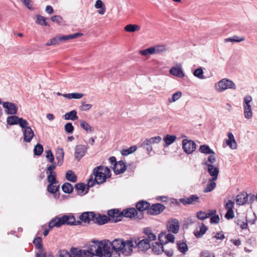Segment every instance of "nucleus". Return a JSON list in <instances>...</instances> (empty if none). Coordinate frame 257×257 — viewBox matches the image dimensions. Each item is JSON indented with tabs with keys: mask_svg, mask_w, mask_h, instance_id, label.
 <instances>
[{
	"mask_svg": "<svg viewBox=\"0 0 257 257\" xmlns=\"http://www.w3.org/2000/svg\"><path fill=\"white\" fill-rule=\"evenodd\" d=\"M83 35V34L81 33H76L71 35H62L60 36H58V39L59 43L61 42H64L70 39H75L78 37L81 36Z\"/></svg>",
	"mask_w": 257,
	"mask_h": 257,
	"instance_id": "c85d7f7f",
	"label": "nucleus"
},
{
	"mask_svg": "<svg viewBox=\"0 0 257 257\" xmlns=\"http://www.w3.org/2000/svg\"><path fill=\"white\" fill-rule=\"evenodd\" d=\"M36 17H37L36 23L38 24H39V25H42V26H45L49 25L48 23L46 22V20H47L46 18H45L44 17L42 16L41 15H37L36 16Z\"/></svg>",
	"mask_w": 257,
	"mask_h": 257,
	"instance_id": "5fc2aeb1",
	"label": "nucleus"
},
{
	"mask_svg": "<svg viewBox=\"0 0 257 257\" xmlns=\"http://www.w3.org/2000/svg\"><path fill=\"white\" fill-rule=\"evenodd\" d=\"M136 206L138 210L141 212L147 210L148 213V209L150 207V204L147 201L141 200L137 203Z\"/></svg>",
	"mask_w": 257,
	"mask_h": 257,
	"instance_id": "cd10ccee",
	"label": "nucleus"
},
{
	"mask_svg": "<svg viewBox=\"0 0 257 257\" xmlns=\"http://www.w3.org/2000/svg\"><path fill=\"white\" fill-rule=\"evenodd\" d=\"M95 8L97 9H99L98 11V13L100 15H104L106 11L105 6L104 3L101 0H97L96 1Z\"/></svg>",
	"mask_w": 257,
	"mask_h": 257,
	"instance_id": "473e14b6",
	"label": "nucleus"
},
{
	"mask_svg": "<svg viewBox=\"0 0 257 257\" xmlns=\"http://www.w3.org/2000/svg\"><path fill=\"white\" fill-rule=\"evenodd\" d=\"M139 53L143 56H147L149 55L155 54L154 49L153 47H151L145 50L140 51Z\"/></svg>",
	"mask_w": 257,
	"mask_h": 257,
	"instance_id": "603ef678",
	"label": "nucleus"
},
{
	"mask_svg": "<svg viewBox=\"0 0 257 257\" xmlns=\"http://www.w3.org/2000/svg\"><path fill=\"white\" fill-rule=\"evenodd\" d=\"M63 96L69 99H80L81 98L83 94L80 93H67V94H64L63 95Z\"/></svg>",
	"mask_w": 257,
	"mask_h": 257,
	"instance_id": "37998d69",
	"label": "nucleus"
},
{
	"mask_svg": "<svg viewBox=\"0 0 257 257\" xmlns=\"http://www.w3.org/2000/svg\"><path fill=\"white\" fill-rule=\"evenodd\" d=\"M81 220L76 221L75 217L72 215H64L62 217L56 216L50 220L48 226L49 229L54 227H60L64 224L69 225H79L81 224Z\"/></svg>",
	"mask_w": 257,
	"mask_h": 257,
	"instance_id": "f257e3e1",
	"label": "nucleus"
},
{
	"mask_svg": "<svg viewBox=\"0 0 257 257\" xmlns=\"http://www.w3.org/2000/svg\"><path fill=\"white\" fill-rule=\"evenodd\" d=\"M135 248L133 239L124 240L120 253L124 256L130 255Z\"/></svg>",
	"mask_w": 257,
	"mask_h": 257,
	"instance_id": "423d86ee",
	"label": "nucleus"
},
{
	"mask_svg": "<svg viewBox=\"0 0 257 257\" xmlns=\"http://www.w3.org/2000/svg\"><path fill=\"white\" fill-rule=\"evenodd\" d=\"M209 214H207V213L200 211L196 213V217L200 220H204L209 217Z\"/></svg>",
	"mask_w": 257,
	"mask_h": 257,
	"instance_id": "bf43d9fd",
	"label": "nucleus"
},
{
	"mask_svg": "<svg viewBox=\"0 0 257 257\" xmlns=\"http://www.w3.org/2000/svg\"><path fill=\"white\" fill-rule=\"evenodd\" d=\"M7 122L10 125L19 124L21 127H24L26 125L27 120L23 118H20L17 115H13L7 118Z\"/></svg>",
	"mask_w": 257,
	"mask_h": 257,
	"instance_id": "0eeeda50",
	"label": "nucleus"
},
{
	"mask_svg": "<svg viewBox=\"0 0 257 257\" xmlns=\"http://www.w3.org/2000/svg\"><path fill=\"white\" fill-rule=\"evenodd\" d=\"M137 214V210L134 208H129L121 211L122 218L123 217L127 218L134 217Z\"/></svg>",
	"mask_w": 257,
	"mask_h": 257,
	"instance_id": "a878e982",
	"label": "nucleus"
},
{
	"mask_svg": "<svg viewBox=\"0 0 257 257\" xmlns=\"http://www.w3.org/2000/svg\"><path fill=\"white\" fill-rule=\"evenodd\" d=\"M236 203L238 205H243L248 202V196L246 192H241L238 194L235 199Z\"/></svg>",
	"mask_w": 257,
	"mask_h": 257,
	"instance_id": "5701e85b",
	"label": "nucleus"
},
{
	"mask_svg": "<svg viewBox=\"0 0 257 257\" xmlns=\"http://www.w3.org/2000/svg\"><path fill=\"white\" fill-rule=\"evenodd\" d=\"M107 215L114 222H117L122 219L121 211L117 209L108 210Z\"/></svg>",
	"mask_w": 257,
	"mask_h": 257,
	"instance_id": "dca6fc26",
	"label": "nucleus"
},
{
	"mask_svg": "<svg viewBox=\"0 0 257 257\" xmlns=\"http://www.w3.org/2000/svg\"><path fill=\"white\" fill-rule=\"evenodd\" d=\"M65 131L68 134H72L74 131V127L71 122H67L64 126Z\"/></svg>",
	"mask_w": 257,
	"mask_h": 257,
	"instance_id": "69168bd1",
	"label": "nucleus"
},
{
	"mask_svg": "<svg viewBox=\"0 0 257 257\" xmlns=\"http://www.w3.org/2000/svg\"><path fill=\"white\" fill-rule=\"evenodd\" d=\"M137 149V147L136 146H133L127 149H123L121 150V154L123 156H127L135 152Z\"/></svg>",
	"mask_w": 257,
	"mask_h": 257,
	"instance_id": "8fccbe9b",
	"label": "nucleus"
},
{
	"mask_svg": "<svg viewBox=\"0 0 257 257\" xmlns=\"http://www.w3.org/2000/svg\"><path fill=\"white\" fill-rule=\"evenodd\" d=\"M124 243V239L122 238H116L112 241H110V244L113 250L116 253L120 252L122 249V246Z\"/></svg>",
	"mask_w": 257,
	"mask_h": 257,
	"instance_id": "aec40b11",
	"label": "nucleus"
},
{
	"mask_svg": "<svg viewBox=\"0 0 257 257\" xmlns=\"http://www.w3.org/2000/svg\"><path fill=\"white\" fill-rule=\"evenodd\" d=\"M43 147L40 144H37L34 147V153L36 156H40L43 152Z\"/></svg>",
	"mask_w": 257,
	"mask_h": 257,
	"instance_id": "6e6d98bb",
	"label": "nucleus"
},
{
	"mask_svg": "<svg viewBox=\"0 0 257 257\" xmlns=\"http://www.w3.org/2000/svg\"><path fill=\"white\" fill-rule=\"evenodd\" d=\"M199 151L202 153L206 154L215 155L214 152L209 148V146L207 145L200 146L199 148Z\"/></svg>",
	"mask_w": 257,
	"mask_h": 257,
	"instance_id": "a19ab883",
	"label": "nucleus"
},
{
	"mask_svg": "<svg viewBox=\"0 0 257 257\" xmlns=\"http://www.w3.org/2000/svg\"><path fill=\"white\" fill-rule=\"evenodd\" d=\"M153 48L154 49L155 54L163 53L168 50V47L164 45H156Z\"/></svg>",
	"mask_w": 257,
	"mask_h": 257,
	"instance_id": "de8ad7c7",
	"label": "nucleus"
},
{
	"mask_svg": "<svg viewBox=\"0 0 257 257\" xmlns=\"http://www.w3.org/2000/svg\"><path fill=\"white\" fill-rule=\"evenodd\" d=\"M194 75L201 79H204L205 77L203 75V71L202 67H199L196 69L193 72Z\"/></svg>",
	"mask_w": 257,
	"mask_h": 257,
	"instance_id": "4d7b16f0",
	"label": "nucleus"
},
{
	"mask_svg": "<svg viewBox=\"0 0 257 257\" xmlns=\"http://www.w3.org/2000/svg\"><path fill=\"white\" fill-rule=\"evenodd\" d=\"M126 32H135V31H139L141 29L140 26L135 24H128L125 26L124 28Z\"/></svg>",
	"mask_w": 257,
	"mask_h": 257,
	"instance_id": "58836bf2",
	"label": "nucleus"
},
{
	"mask_svg": "<svg viewBox=\"0 0 257 257\" xmlns=\"http://www.w3.org/2000/svg\"><path fill=\"white\" fill-rule=\"evenodd\" d=\"M133 239L135 248L137 247L139 251H144L151 247L149 240L145 237H135Z\"/></svg>",
	"mask_w": 257,
	"mask_h": 257,
	"instance_id": "f03ea898",
	"label": "nucleus"
},
{
	"mask_svg": "<svg viewBox=\"0 0 257 257\" xmlns=\"http://www.w3.org/2000/svg\"><path fill=\"white\" fill-rule=\"evenodd\" d=\"M180 202L184 205H195L200 203L199 197L197 195H191L188 197L180 199Z\"/></svg>",
	"mask_w": 257,
	"mask_h": 257,
	"instance_id": "9b49d317",
	"label": "nucleus"
},
{
	"mask_svg": "<svg viewBox=\"0 0 257 257\" xmlns=\"http://www.w3.org/2000/svg\"><path fill=\"white\" fill-rule=\"evenodd\" d=\"M228 139L226 140L225 143L231 149H235L237 148V143L234 139L232 133L229 132L227 134Z\"/></svg>",
	"mask_w": 257,
	"mask_h": 257,
	"instance_id": "393cba45",
	"label": "nucleus"
},
{
	"mask_svg": "<svg viewBox=\"0 0 257 257\" xmlns=\"http://www.w3.org/2000/svg\"><path fill=\"white\" fill-rule=\"evenodd\" d=\"M215 180L210 179L209 182L206 185V187L204 189L203 192L204 193H208L213 191L216 186V184L215 182Z\"/></svg>",
	"mask_w": 257,
	"mask_h": 257,
	"instance_id": "f704fd0d",
	"label": "nucleus"
},
{
	"mask_svg": "<svg viewBox=\"0 0 257 257\" xmlns=\"http://www.w3.org/2000/svg\"><path fill=\"white\" fill-rule=\"evenodd\" d=\"M245 40L244 37H239L236 35L233 36L231 38H228L224 39V42H240Z\"/></svg>",
	"mask_w": 257,
	"mask_h": 257,
	"instance_id": "c03bdc74",
	"label": "nucleus"
},
{
	"mask_svg": "<svg viewBox=\"0 0 257 257\" xmlns=\"http://www.w3.org/2000/svg\"><path fill=\"white\" fill-rule=\"evenodd\" d=\"M92 107L91 104H86L85 101L82 100L81 103L80 109L82 111H87Z\"/></svg>",
	"mask_w": 257,
	"mask_h": 257,
	"instance_id": "680f3d73",
	"label": "nucleus"
},
{
	"mask_svg": "<svg viewBox=\"0 0 257 257\" xmlns=\"http://www.w3.org/2000/svg\"><path fill=\"white\" fill-rule=\"evenodd\" d=\"M57 257H71V255L67 250H61L58 252Z\"/></svg>",
	"mask_w": 257,
	"mask_h": 257,
	"instance_id": "774afa93",
	"label": "nucleus"
},
{
	"mask_svg": "<svg viewBox=\"0 0 257 257\" xmlns=\"http://www.w3.org/2000/svg\"><path fill=\"white\" fill-rule=\"evenodd\" d=\"M80 126L87 132H92L94 130L92 126L84 120H80Z\"/></svg>",
	"mask_w": 257,
	"mask_h": 257,
	"instance_id": "864d4df0",
	"label": "nucleus"
},
{
	"mask_svg": "<svg viewBox=\"0 0 257 257\" xmlns=\"http://www.w3.org/2000/svg\"><path fill=\"white\" fill-rule=\"evenodd\" d=\"M3 107L5 109V112L8 114L15 115L17 113L18 107L16 105L12 102H6L3 103Z\"/></svg>",
	"mask_w": 257,
	"mask_h": 257,
	"instance_id": "2eb2a0df",
	"label": "nucleus"
},
{
	"mask_svg": "<svg viewBox=\"0 0 257 257\" xmlns=\"http://www.w3.org/2000/svg\"><path fill=\"white\" fill-rule=\"evenodd\" d=\"M144 233L147 235L145 238H147L149 241L155 240L157 238L156 235L153 233L152 230L150 228H145L144 229Z\"/></svg>",
	"mask_w": 257,
	"mask_h": 257,
	"instance_id": "2f4dec72",
	"label": "nucleus"
},
{
	"mask_svg": "<svg viewBox=\"0 0 257 257\" xmlns=\"http://www.w3.org/2000/svg\"><path fill=\"white\" fill-rule=\"evenodd\" d=\"M111 219L105 215L95 214L93 222L98 225H103L107 223Z\"/></svg>",
	"mask_w": 257,
	"mask_h": 257,
	"instance_id": "412c9836",
	"label": "nucleus"
},
{
	"mask_svg": "<svg viewBox=\"0 0 257 257\" xmlns=\"http://www.w3.org/2000/svg\"><path fill=\"white\" fill-rule=\"evenodd\" d=\"M208 228L206 226L202 223L200 227L199 230H195L194 234L197 238H200L206 233Z\"/></svg>",
	"mask_w": 257,
	"mask_h": 257,
	"instance_id": "c9c22d12",
	"label": "nucleus"
},
{
	"mask_svg": "<svg viewBox=\"0 0 257 257\" xmlns=\"http://www.w3.org/2000/svg\"><path fill=\"white\" fill-rule=\"evenodd\" d=\"M182 96V93L181 91H177L174 93L171 98H169V101L170 102H174L178 100Z\"/></svg>",
	"mask_w": 257,
	"mask_h": 257,
	"instance_id": "13d9d810",
	"label": "nucleus"
},
{
	"mask_svg": "<svg viewBox=\"0 0 257 257\" xmlns=\"http://www.w3.org/2000/svg\"><path fill=\"white\" fill-rule=\"evenodd\" d=\"M33 243L35 244L36 248H41L43 246L42 243V238L41 237H36L33 241Z\"/></svg>",
	"mask_w": 257,
	"mask_h": 257,
	"instance_id": "0e129e2a",
	"label": "nucleus"
},
{
	"mask_svg": "<svg viewBox=\"0 0 257 257\" xmlns=\"http://www.w3.org/2000/svg\"><path fill=\"white\" fill-rule=\"evenodd\" d=\"M165 209V206L161 203L154 204L152 206L150 205L148 209V214L151 215H158L162 212Z\"/></svg>",
	"mask_w": 257,
	"mask_h": 257,
	"instance_id": "4468645a",
	"label": "nucleus"
},
{
	"mask_svg": "<svg viewBox=\"0 0 257 257\" xmlns=\"http://www.w3.org/2000/svg\"><path fill=\"white\" fill-rule=\"evenodd\" d=\"M64 152V150L62 148H57L55 156L56 160L58 161L57 165L58 166H61L63 163Z\"/></svg>",
	"mask_w": 257,
	"mask_h": 257,
	"instance_id": "c756f323",
	"label": "nucleus"
},
{
	"mask_svg": "<svg viewBox=\"0 0 257 257\" xmlns=\"http://www.w3.org/2000/svg\"><path fill=\"white\" fill-rule=\"evenodd\" d=\"M216 89L217 91L221 92L227 89H236V85L234 83L226 78L220 80L216 85Z\"/></svg>",
	"mask_w": 257,
	"mask_h": 257,
	"instance_id": "39448f33",
	"label": "nucleus"
},
{
	"mask_svg": "<svg viewBox=\"0 0 257 257\" xmlns=\"http://www.w3.org/2000/svg\"><path fill=\"white\" fill-rule=\"evenodd\" d=\"M158 238L159 241L164 242V244L165 245H167V244L169 242L174 243L175 241L174 235L171 233L166 234V233L161 232L159 235Z\"/></svg>",
	"mask_w": 257,
	"mask_h": 257,
	"instance_id": "a211bd4d",
	"label": "nucleus"
},
{
	"mask_svg": "<svg viewBox=\"0 0 257 257\" xmlns=\"http://www.w3.org/2000/svg\"><path fill=\"white\" fill-rule=\"evenodd\" d=\"M170 73L173 75L176 76L180 78H183L184 74L181 68L173 67L170 70Z\"/></svg>",
	"mask_w": 257,
	"mask_h": 257,
	"instance_id": "72a5a7b5",
	"label": "nucleus"
},
{
	"mask_svg": "<svg viewBox=\"0 0 257 257\" xmlns=\"http://www.w3.org/2000/svg\"><path fill=\"white\" fill-rule=\"evenodd\" d=\"M179 226V221L176 218L171 219L167 223L168 231L175 234L178 232Z\"/></svg>",
	"mask_w": 257,
	"mask_h": 257,
	"instance_id": "ddd939ff",
	"label": "nucleus"
},
{
	"mask_svg": "<svg viewBox=\"0 0 257 257\" xmlns=\"http://www.w3.org/2000/svg\"><path fill=\"white\" fill-rule=\"evenodd\" d=\"M207 170L209 175L212 177L211 179L214 180L217 179L219 174V168L218 166H215L209 164L208 167H207Z\"/></svg>",
	"mask_w": 257,
	"mask_h": 257,
	"instance_id": "4be33fe9",
	"label": "nucleus"
},
{
	"mask_svg": "<svg viewBox=\"0 0 257 257\" xmlns=\"http://www.w3.org/2000/svg\"><path fill=\"white\" fill-rule=\"evenodd\" d=\"M142 147L146 150L148 154L152 151L153 149L152 145L150 144V141L148 140V139H146L142 143L141 145Z\"/></svg>",
	"mask_w": 257,
	"mask_h": 257,
	"instance_id": "49530a36",
	"label": "nucleus"
},
{
	"mask_svg": "<svg viewBox=\"0 0 257 257\" xmlns=\"http://www.w3.org/2000/svg\"><path fill=\"white\" fill-rule=\"evenodd\" d=\"M95 216V213L94 212H84L79 216V218L84 223H89L91 221L93 222Z\"/></svg>",
	"mask_w": 257,
	"mask_h": 257,
	"instance_id": "6ab92c4d",
	"label": "nucleus"
},
{
	"mask_svg": "<svg viewBox=\"0 0 257 257\" xmlns=\"http://www.w3.org/2000/svg\"><path fill=\"white\" fill-rule=\"evenodd\" d=\"M100 247L99 257H110L111 256L113 250L110 241L108 240L101 241Z\"/></svg>",
	"mask_w": 257,
	"mask_h": 257,
	"instance_id": "20e7f679",
	"label": "nucleus"
},
{
	"mask_svg": "<svg viewBox=\"0 0 257 257\" xmlns=\"http://www.w3.org/2000/svg\"><path fill=\"white\" fill-rule=\"evenodd\" d=\"M74 158L78 161L82 158L87 152V148L85 145H78L75 147Z\"/></svg>",
	"mask_w": 257,
	"mask_h": 257,
	"instance_id": "f8f14e48",
	"label": "nucleus"
},
{
	"mask_svg": "<svg viewBox=\"0 0 257 257\" xmlns=\"http://www.w3.org/2000/svg\"><path fill=\"white\" fill-rule=\"evenodd\" d=\"M176 139V137L175 135H167L164 138V141L165 143L164 147H167L172 144Z\"/></svg>",
	"mask_w": 257,
	"mask_h": 257,
	"instance_id": "4c0bfd02",
	"label": "nucleus"
},
{
	"mask_svg": "<svg viewBox=\"0 0 257 257\" xmlns=\"http://www.w3.org/2000/svg\"><path fill=\"white\" fill-rule=\"evenodd\" d=\"M216 161V158L214 155L211 154L208 157L207 161H205L203 162V164L206 165L208 167V164H211V165H213V164Z\"/></svg>",
	"mask_w": 257,
	"mask_h": 257,
	"instance_id": "052dcab7",
	"label": "nucleus"
},
{
	"mask_svg": "<svg viewBox=\"0 0 257 257\" xmlns=\"http://www.w3.org/2000/svg\"><path fill=\"white\" fill-rule=\"evenodd\" d=\"M164 242H156L152 245V251L156 254H161L164 250Z\"/></svg>",
	"mask_w": 257,
	"mask_h": 257,
	"instance_id": "bb28decb",
	"label": "nucleus"
},
{
	"mask_svg": "<svg viewBox=\"0 0 257 257\" xmlns=\"http://www.w3.org/2000/svg\"><path fill=\"white\" fill-rule=\"evenodd\" d=\"M47 181L50 183H57L58 181L56 180V173L55 172L48 173Z\"/></svg>",
	"mask_w": 257,
	"mask_h": 257,
	"instance_id": "3c124183",
	"label": "nucleus"
},
{
	"mask_svg": "<svg viewBox=\"0 0 257 257\" xmlns=\"http://www.w3.org/2000/svg\"><path fill=\"white\" fill-rule=\"evenodd\" d=\"M28 122L27 121L26 125L22 128V132L24 137V142L30 143L34 136V133L31 127L28 126Z\"/></svg>",
	"mask_w": 257,
	"mask_h": 257,
	"instance_id": "9d476101",
	"label": "nucleus"
},
{
	"mask_svg": "<svg viewBox=\"0 0 257 257\" xmlns=\"http://www.w3.org/2000/svg\"><path fill=\"white\" fill-rule=\"evenodd\" d=\"M51 164L49 166H48L47 168L46 169V172L47 173L54 172L53 170L55 169L57 165V163L53 161V162H51Z\"/></svg>",
	"mask_w": 257,
	"mask_h": 257,
	"instance_id": "e2e57ef3",
	"label": "nucleus"
},
{
	"mask_svg": "<svg viewBox=\"0 0 257 257\" xmlns=\"http://www.w3.org/2000/svg\"><path fill=\"white\" fill-rule=\"evenodd\" d=\"M75 188L78 191V194L79 195H83L86 194L88 191L86 190V185L83 183H79L75 185Z\"/></svg>",
	"mask_w": 257,
	"mask_h": 257,
	"instance_id": "7c9ffc66",
	"label": "nucleus"
},
{
	"mask_svg": "<svg viewBox=\"0 0 257 257\" xmlns=\"http://www.w3.org/2000/svg\"><path fill=\"white\" fill-rule=\"evenodd\" d=\"M62 189L65 193H71L73 192L74 188L70 183H65L62 186Z\"/></svg>",
	"mask_w": 257,
	"mask_h": 257,
	"instance_id": "a18cd8bd",
	"label": "nucleus"
},
{
	"mask_svg": "<svg viewBox=\"0 0 257 257\" xmlns=\"http://www.w3.org/2000/svg\"><path fill=\"white\" fill-rule=\"evenodd\" d=\"M102 166H99L94 168L93 173L95 176L94 180L98 184L103 183L106 180V176L101 170Z\"/></svg>",
	"mask_w": 257,
	"mask_h": 257,
	"instance_id": "6e6552de",
	"label": "nucleus"
},
{
	"mask_svg": "<svg viewBox=\"0 0 257 257\" xmlns=\"http://www.w3.org/2000/svg\"><path fill=\"white\" fill-rule=\"evenodd\" d=\"M177 246L178 250L183 254H185L188 249V246L185 242H178Z\"/></svg>",
	"mask_w": 257,
	"mask_h": 257,
	"instance_id": "09e8293b",
	"label": "nucleus"
},
{
	"mask_svg": "<svg viewBox=\"0 0 257 257\" xmlns=\"http://www.w3.org/2000/svg\"><path fill=\"white\" fill-rule=\"evenodd\" d=\"M252 97L247 95L244 97L243 100V113L245 118L250 119L252 117V110L250 102L252 101Z\"/></svg>",
	"mask_w": 257,
	"mask_h": 257,
	"instance_id": "7ed1b4c3",
	"label": "nucleus"
},
{
	"mask_svg": "<svg viewBox=\"0 0 257 257\" xmlns=\"http://www.w3.org/2000/svg\"><path fill=\"white\" fill-rule=\"evenodd\" d=\"M92 243L93 244L88 246L87 249L90 253L94 254V255L99 257L101 241H93Z\"/></svg>",
	"mask_w": 257,
	"mask_h": 257,
	"instance_id": "f3484780",
	"label": "nucleus"
},
{
	"mask_svg": "<svg viewBox=\"0 0 257 257\" xmlns=\"http://www.w3.org/2000/svg\"><path fill=\"white\" fill-rule=\"evenodd\" d=\"M126 169L124 163L122 161H119L114 164L113 171L115 174H119L125 172Z\"/></svg>",
	"mask_w": 257,
	"mask_h": 257,
	"instance_id": "b1692460",
	"label": "nucleus"
},
{
	"mask_svg": "<svg viewBox=\"0 0 257 257\" xmlns=\"http://www.w3.org/2000/svg\"><path fill=\"white\" fill-rule=\"evenodd\" d=\"M196 147L195 143L192 140L184 139L182 141V148L188 154L192 153L195 150Z\"/></svg>",
	"mask_w": 257,
	"mask_h": 257,
	"instance_id": "1a4fd4ad",
	"label": "nucleus"
},
{
	"mask_svg": "<svg viewBox=\"0 0 257 257\" xmlns=\"http://www.w3.org/2000/svg\"><path fill=\"white\" fill-rule=\"evenodd\" d=\"M59 182H57V183H50L47 187V190L49 192L54 194L59 190Z\"/></svg>",
	"mask_w": 257,
	"mask_h": 257,
	"instance_id": "ea45409f",
	"label": "nucleus"
},
{
	"mask_svg": "<svg viewBox=\"0 0 257 257\" xmlns=\"http://www.w3.org/2000/svg\"><path fill=\"white\" fill-rule=\"evenodd\" d=\"M65 119L66 120H75L78 119L77 112L75 110H73L69 112L66 113L65 115Z\"/></svg>",
	"mask_w": 257,
	"mask_h": 257,
	"instance_id": "79ce46f5",
	"label": "nucleus"
},
{
	"mask_svg": "<svg viewBox=\"0 0 257 257\" xmlns=\"http://www.w3.org/2000/svg\"><path fill=\"white\" fill-rule=\"evenodd\" d=\"M65 177L66 179L73 183L77 181V176L72 170H68L66 173Z\"/></svg>",
	"mask_w": 257,
	"mask_h": 257,
	"instance_id": "e433bc0d",
	"label": "nucleus"
},
{
	"mask_svg": "<svg viewBox=\"0 0 257 257\" xmlns=\"http://www.w3.org/2000/svg\"><path fill=\"white\" fill-rule=\"evenodd\" d=\"M94 254L90 253L88 249H82L79 257H93Z\"/></svg>",
	"mask_w": 257,
	"mask_h": 257,
	"instance_id": "338daca9",
	"label": "nucleus"
}]
</instances>
